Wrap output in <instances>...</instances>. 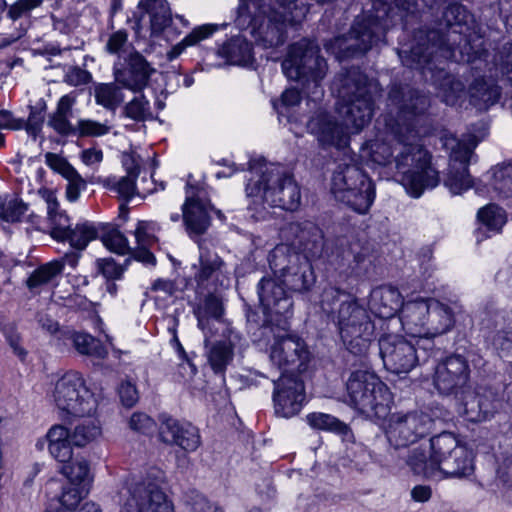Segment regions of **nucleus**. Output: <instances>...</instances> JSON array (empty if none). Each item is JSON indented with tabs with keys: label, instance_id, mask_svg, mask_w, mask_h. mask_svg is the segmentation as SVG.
Listing matches in <instances>:
<instances>
[{
	"label": "nucleus",
	"instance_id": "a19ab883",
	"mask_svg": "<svg viewBox=\"0 0 512 512\" xmlns=\"http://www.w3.org/2000/svg\"><path fill=\"white\" fill-rule=\"evenodd\" d=\"M217 30L216 25L206 24L192 30L180 43L173 46L167 52V58L172 61L177 58L186 47L198 44L200 41L208 38Z\"/></svg>",
	"mask_w": 512,
	"mask_h": 512
},
{
	"label": "nucleus",
	"instance_id": "dca6fc26",
	"mask_svg": "<svg viewBox=\"0 0 512 512\" xmlns=\"http://www.w3.org/2000/svg\"><path fill=\"white\" fill-rule=\"evenodd\" d=\"M54 398L59 409L75 417L89 416L96 409L93 394L78 374H66L56 384Z\"/></svg>",
	"mask_w": 512,
	"mask_h": 512
},
{
	"label": "nucleus",
	"instance_id": "e433bc0d",
	"mask_svg": "<svg viewBox=\"0 0 512 512\" xmlns=\"http://www.w3.org/2000/svg\"><path fill=\"white\" fill-rule=\"evenodd\" d=\"M129 69L134 77L133 83L121 81L118 77V82L122 83L124 87H127L133 91L141 90L148 82L150 74L153 69L145 58L138 52L132 53L129 57Z\"/></svg>",
	"mask_w": 512,
	"mask_h": 512
},
{
	"label": "nucleus",
	"instance_id": "6ab92c4d",
	"mask_svg": "<svg viewBox=\"0 0 512 512\" xmlns=\"http://www.w3.org/2000/svg\"><path fill=\"white\" fill-rule=\"evenodd\" d=\"M469 377L468 360L460 354H453L436 366L434 385L441 394L455 397L469 386Z\"/></svg>",
	"mask_w": 512,
	"mask_h": 512
},
{
	"label": "nucleus",
	"instance_id": "de8ad7c7",
	"mask_svg": "<svg viewBox=\"0 0 512 512\" xmlns=\"http://www.w3.org/2000/svg\"><path fill=\"white\" fill-rule=\"evenodd\" d=\"M200 249L199 272L196 274V280L204 282L221 268L223 262L214 251L205 248Z\"/></svg>",
	"mask_w": 512,
	"mask_h": 512
},
{
	"label": "nucleus",
	"instance_id": "0e129e2a",
	"mask_svg": "<svg viewBox=\"0 0 512 512\" xmlns=\"http://www.w3.org/2000/svg\"><path fill=\"white\" fill-rule=\"evenodd\" d=\"M46 162L53 170L60 173L64 178L75 175L74 172L76 170L66 161V159L57 154L47 153Z\"/></svg>",
	"mask_w": 512,
	"mask_h": 512
},
{
	"label": "nucleus",
	"instance_id": "0eeeda50",
	"mask_svg": "<svg viewBox=\"0 0 512 512\" xmlns=\"http://www.w3.org/2000/svg\"><path fill=\"white\" fill-rule=\"evenodd\" d=\"M331 192L337 201L358 214H366L375 197L372 180L359 167L348 164L339 165L334 171Z\"/></svg>",
	"mask_w": 512,
	"mask_h": 512
},
{
	"label": "nucleus",
	"instance_id": "20e7f679",
	"mask_svg": "<svg viewBox=\"0 0 512 512\" xmlns=\"http://www.w3.org/2000/svg\"><path fill=\"white\" fill-rule=\"evenodd\" d=\"M334 86L339 97L338 112L346 127L362 129L372 119L375 100L381 94L379 83L358 67H351L336 75Z\"/></svg>",
	"mask_w": 512,
	"mask_h": 512
},
{
	"label": "nucleus",
	"instance_id": "774afa93",
	"mask_svg": "<svg viewBox=\"0 0 512 512\" xmlns=\"http://www.w3.org/2000/svg\"><path fill=\"white\" fill-rule=\"evenodd\" d=\"M154 425L153 419L144 413H134L129 420V427L141 433L150 431Z\"/></svg>",
	"mask_w": 512,
	"mask_h": 512
},
{
	"label": "nucleus",
	"instance_id": "bf43d9fd",
	"mask_svg": "<svg viewBox=\"0 0 512 512\" xmlns=\"http://www.w3.org/2000/svg\"><path fill=\"white\" fill-rule=\"evenodd\" d=\"M64 474L74 484L84 482L89 475V466L86 461H78L63 468Z\"/></svg>",
	"mask_w": 512,
	"mask_h": 512
},
{
	"label": "nucleus",
	"instance_id": "c9c22d12",
	"mask_svg": "<svg viewBox=\"0 0 512 512\" xmlns=\"http://www.w3.org/2000/svg\"><path fill=\"white\" fill-rule=\"evenodd\" d=\"M349 295L335 287L325 288L320 295V308L323 313L331 317L334 322L339 319V311L353 303Z\"/></svg>",
	"mask_w": 512,
	"mask_h": 512
},
{
	"label": "nucleus",
	"instance_id": "f257e3e1",
	"mask_svg": "<svg viewBox=\"0 0 512 512\" xmlns=\"http://www.w3.org/2000/svg\"><path fill=\"white\" fill-rule=\"evenodd\" d=\"M384 120L387 137L369 144V157L378 165L393 167L402 175L400 182L406 191L420 197L426 188H434L440 182L439 172L431 165V154L411 124Z\"/></svg>",
	"mask_w": 512,
	"mask_h": 512
},
{
	"label": "nucleus",
	"instance_id": "e2e57ef3",
	"mask_svg": "<svg viewBox=\"0 0 512 512\" xmlns=\"http://www.w3.org/2000/svg\"><path fill=\"white\" fill-rule=\"evenodd\" d=\"M82 497V491L78 487L70 486L64 489L59 502L62 508H65L67 511H72L76 509Z\"/></svg>",
	"mask_w": 512,
	"mask_h": 512
},
{
	"label": "nucleus",
	"instance_id": "1a4fd4ad",
	"mask_svg": "<svg viewBox=\"0 0 512 512\" xmlns=\"http://www.w3.org/2000/svg\"><path fill=\"white\" fill-rule=\"evenodd\" d=\"M269 265L282 284L291 291L306 292L315 282L309 260L288 244L277 245L271 251Z\"/></svg>",
	"mask_w": 512,
	"mask_h": 512
},
{
	"label": "nucleus",
	"instance_id": "79ce46f5",
	"mask_svg": "<svg viewBox=\"0 0 512 512\" xmlns=\"http://www.w3.org/2000/svg\"><path fill=\"white\" fill-rule=\"evenodd\" d=\"M95 99L97 104L109 110H115L124 101L121 87L114 83L96 86Z\"/></svg>",
	"mask_w": 512,
	"mask_h": 512
},
{
	"label": "nucleus",
	"instance_id": "338daca9",
	"mask_svg": "<svg viewBox=\"0 0 512 512\" xmlns=\"http://www.w3.org/2000/svg\"><path fill=\"white\" fill-rule=\"evenodd\" d=\"M97 264L99 271L107 279H117L123 273V267L118 265L113 258L100 259Z\"/></svg>",
	"mask_w": 512,
	"mask_h": 512
},
{
	"label": "nucleus",
	"instance_id": "a211bd4d",
	"mask_svg": "<svg viewBox=\"0 0 512 512\" xmlns=\"http://www.w3.org/2000/svg\"><path fill=\"white\" fill-rule=\"evenodd\" d=\"M288 14L279 10L261 12L251 19V35L256 45L263 49L277 48L286 41V22Z\"/></svg>",
	"mask_w": 512,
	"mask_h": 512
},
{
	"label": "nucleus",
	"instance_id": "9b49d317",
	"mask_svg": "<svg viewBox=\"0 0 512 512\" xmlns=\"http://www.w3.org/2000/svg\"><path fill=\"white\" fill-rule=\"evenodd\" d=\"M455 33L457 31L453 30L444 35L438 30L420 29L414 35L415 44L409 50H399L398 55L409 68L431 70L429 65L434 58L452 56L454 46L450 40Z\"/></svg>",
	"mask_w": 512,
	"mask_h": 512
},
{
	"label": "nucleus",
	"instance_id": "69168bd1",
	"mask_svg": "<svg viewBox=\"0 0 512 512\" xmlns=\"http://www.w3.org/2000/svg\"><path fill=\"white\" fill-rule=\"evenodd\" d=\"M146 104L143 96L134 98L125 106V115L136 121L144 120Z\"/></svg>",
	"mask_w": 512,
	"mask_h": 512
},
{
	"label": "nucleus",
	"instance_id": "2eb2a0df",
	"mask_svg": "<svg viewBox=\"0 0 512 512\" xmlns=\"http://www.w3.org/2000/svg\"><path fill=\"white\" fill-rule=\"evenodd\" d=\"M433 426V419L426 413L410 411L396 412L390 415L385 434L395 449L407 447L426 437Z\"/></svg>",
	"mask_w": 512,
	"mask_h": 512
},
{
	"label": "nucleus",
	"instance_id": "ea45409f",
	"mask_svg": "<svg viewBox=\"0 0 512 512\" xmlns=\"http://www.w3.org/2000/svg\"><path fill=\"white\" fill-rule=\"evenodd\" d=\"M233 358V346L227 341L213 343L207 351L208 363L215 373L223 372Z\"/></svg>",
	"mask_w": 512,
	"mask_h": 512
},
{
	"label": "nucleus",
	"instance_id": "f8f14e48",
	"mask_svg": "<svg viewBox=\"0 0 512 512\" xmlns=\"http://www.w3.org/2000/svg\"><path fill=\"white\" fill-rule=\"evenodd\" d=\"M164 472L151 468L144 479L130 490L126 500L127 512H174L172 502L164 492Z\"/></svg>",
	"mask_w": 512,
	"mask_h": 512
},
{
	"label": "nucleus",
	"instance_id": "aec40b11",
	"mask_svg": "<svg viewBox=\"0 0 512 512\" xmlns=\"http://www.w3.org/2000/svg\"><path fill=\"white\" fill-rule=\"evenodd\" d=\"M304 398V383L296 374H282L274 381L273 401L276 414L286 418L296 415Z\"/></svg>",
	"mask_w": 512,
	"mask_h": 512
},
{
	"label": "nucleus",
	"instance_id": "4be33fe9",
	"mask_svg": "<svg viewBox=\"0 0 512 512\" xmlns=\"http://www.w3.org/2000/svg\"><path fill=\"white\" fill-rule=\"evenodd\" d=\"M459 410L471 422H481L496 412L495 399L490 392L467 386L455 396Z\"/></svg>",
	"mask_w": 512,
	"mask_h": 512
},
{
	"label": "nucleus",
	"instance_id": "4d7b16f0",
	"mask_svg": "<svg viewBox=\"0 0 512 512\" xmlns=\"http://www.w3.org/2000/svg\"><path fill=\"white\" fill-rule=\"evenodd\" d=\"M102 242L110 251L115 253L126 254L130 252L126 237L116 229L105 233L102 237Z\"/></svg>",
	"mask_w": 512,
	"mask_h": 512
},
{
	"label": "nucleus",
	"instance_id": "f3484780",
	"mask_svg": "<svg viewBox=\"0 0 512 512\" xmlns=\"http://www.w3.org/2000/svg\"><path fill=\"white\" fill-rule=\"evenodd\" d=\"M379 348L385 368L392 373H408L420 362L416 346L401 336L381 337Z\"/></svg>",
	"mask_w": 512,
	"mask_h": 512
},
{
	"label": "nucleus",
	"instance_id": "c03bdc74",
	"mask_svg": "<svg viewBox=\"0 0 512 512\" xmlns=\"http://www.w3.org/2000/svg\"><path fill=\"white\" fill-rule=\"evenodd\" d=\"M139 174V166L137 164H133L132 166L127 168V176L122 177L117 182H112L110 179H106L104 181V186L110 189L115 190L120 197L128 200L134 194L136 190L135 180Z\"/></svg>",
	"mask_w": 512,
	"mask_h": 512
},
{
	"label": "nucleus",
	"instance_id": "a878e982",
	"mask_svg": "<svg viewBox=\"0 0 512 512\" xmlns=\"http://www.w3.org/2000/svg\"><path fill=\"white\" fill-rule=\"evenodd\" d=\"M308 127L323 145L340 148L347 144L348 137L343 126L328 114L319 113L309 121Z\"/></svg>",
	"mask_w": 512,
	"mask_h": 512
},
{
	"label": "nucleus",
	"instance_id": "72a5a7b5",
	"mask_svg": "<svg viewBox=\"0 0 512 512\" xmlns=\"http://www.w3.org/2000/svg\"><path fill=\"white\" fill-rule=\"evenodd\" d=\"M138 8L150 15L153 35L161 34L172 21V13L166 0H140Z\"/></svg>",
	"mask_w": 512,
	"mask_h": 512
},
{
	"label": "nucleus",
	"instance_id": "8fccbe9b",
	"mask_svg": "<svg viewBox=\"0 0 512 512\" xmlns=\"http://www.w3.org/2000/svg\"><path fill=\"white\" fill-rule=\"evenodd\" d=\"M478 219L491 230H500L506 222V214L502 208L489 204L478 212Z\"/></svg>",
	"mask_w": 512,
	"mask_h": 512
},
{
	"label": "nucleus",
	"instance_id": "052dcab7",
	"mask_svg": "<svg viewBox=\"0 0 512 512\" xmlns=\"http://www.w3.org/2000/svg\"><path fill=\"white\" fill-rule=\"evenodd\" d=\"M110 128L106 124L92 120H80L78 123V132L82 137H97L105 135Z\"/></svg>",
	"mask_w": 512,
	"mask_h": 512
},
{
	"label": "nucleus",
	"instance_id": "473e14b6",
	"mask_svg": "<svg viewBox=\"0 0 512 512\" xmlns=\"http://www.w3.org/2000/svg\"><path fill=\"white\" fill-rule=\"evenodd\" d=\"M77 259L78 255L75 253L65 254L60 260H55L41 265L27 279L26 284L28 288L33 290L49 283L54 277L62 272L66 263L74 267L77 263Z\"/></svg>",
	"mask_w": 512,
	"mask_h": 512
},
{
	"label": "nucleus",
	"instance_id": "c85d7f7f",
	"mask_svg": "<svg viewBox=\"0 0 512 512\" xmlns=\"http://www.w3.org/2000/svg\"><path fill=\"white\" fill-rule=\"evenodd\" d=\"M402 304L399 291L391 286H380L370 293L369 307L379 318L393 317Z\"/></svg>",
	"mask_w": 512,
	"mask_h": 512
},
{
	"label": "nucleus",
	"instance_id": "58836bf2",
	"mask_svg": "<svg viewBox=\"0 0 512 512\" xmlns=\"http://www.w3.org/2000/svg\"><path fill=\"white\" fill-rule=\"evenodd\" d=\"M223 303L221 298L214 294H208L203 302L197 306L194 313L198 320V326L204 330L209 318L220 319L223 315Z\"/></svg>",
	"mask_w": 512,
	"mask_h": 512
},
{
	"label": "nucleus",
	"instance_id": "9d476101",
	"mask_svg": "<svg viewBox=\"0 0 512 512\" xmlns=\"http://www.w3.org/2000/svg\"><path fill=\"white\" fill-rule=\"evenodd\" d=\"M335 323L347 350L354 355H365L375 331L369 312L354 300L339 311V319Z\"/></svg>",
	"mask_w": 512,
	"mask_h": 512
},
{
	"label": "nucleus",
	"instance_id": "f704fd0d",
	"mask_svg": "<svg viewBox=\"0 0 512 512\" xmlns=\"http://www.w3.org/2000/svg\"><path fill=\"white\" fill-rule=\"evenodd\" d=\"M218 54L231 65L246 66L253 61L252 46L241 36L231 38L224 43L218 50Z\"/></svg>",
	"mask_w": 512,
	"mask_h": 512
},
{
	"label": "nucleus",
	"instance_id": "37998d69",
	"mask_svg": "<svg viewBox=\"0 0 512 512\" xmlns=\"http://www.w3.org/2000/svg\"><path fill=\"white\" fill-rule=\"evenodd\" d=\"M57 202H48V215L51 224L50 235L58 241H65L70 235V224L67 215L56 212Z\"/></svg>",
	"mask_w": 512,
	"mask_h": 512
},
{
	"label": "nucleus",
	"instance_id": "4468645a",
	"mask_svg": "<svg viewBox=\"0 0 512 512\" xmlns=\"http://www.w3.org/2000/svg\"><path fill=\"white\" fill-rule=\"evenodd\" d=\"M431 107L428 93L406 83H392L387 94L389 113L385 119L407 121L425 115Z\"/></svg>",
	"mask_w": 512,
	"mask_h": 512
},
{
	"label": "nucleus",
	"instance_id": "423d86ee",
	"mask_svg": "<svg viewBox=\"0 0 512 512\" xmlns=\"http://www.w3.org/2000/svg\"><path fill=\"white\" fill-rule=\"evenodd\" d=\"M282 67L288 78L303 80L307 89L312 84L311 93L315 96L321 94L319 84L328 72V63L321 55L320 47L316 42L302 39L292 44Z\"/></svg>",
	"mask_w": 512,
	"mask_h": 512
},
{
	"label": "nucleus",
	"instance_id": "7ed1b4c3",
	"mask_svg": "<svg viewBox=\"0 0 512 512\" xmlns=\"http://www.w3.org/2000/svg\"><path fill=\"white\" fill-rule=\"evenodd\" d=\"M407 464L414 474L426 478L438 473L445 477L462 478L474 471L471 453L449 432L432 437L428 450L414 449L407 458Z\"/></svg>",
	"mask_w": 512,
	"mask_h": 512
},
{
	"label": "nucleus",
	"instance_id": "f03ea898",
	"mask_svg": "<svg viewBox=\"0 0 512 512\" xmlns=\"http://www.w3.org/2000/svg\"><path fill=\"white\" fill-rule=\"evenodd\" d=\"M371 10L355 17L349 31L324 42L326 51L342 61L365 55L373 47L386 41V33L393 26L390 13L392 5L410 12L416 7L417 0H405L402 4L396 0H372Z\"/></svg>",
	"mask_w": 512,
	"mask_h": 512
},
{
	"label": "nucleus",
	"instance_id": "49530a36",
	"mask_svg": "<svg viewBox=\"0 0 512 512\" xmlns=\"http://www.w3.org/2000/svg\"><path fill=\"white\" fill-rule=\"evenodd\" d=\"M444 184L455 195H459L463 191L471 188L473 182L468 173V166L459 168L449 167Z\"/></svg>",
	"mask_w": 512,
	"mask_h": 512
},
{
	"label": "nucleus",
	"instance_id": "603ef678",
	"mask_svg": "<svg viewBox=\"0 0 512 512\" xmlns=\"http://www.w3.org/2000/svg\"><path fill=\"white\" fill-rule=\"evenodd\" d=\"M97 237V230L94 226L88 224L77 225L70 231L69 240L72 247L82 250L88 243Z\"/></svg>",
	"mask_w": 512,
	"mask_h": 512
},
{
	"label": "nucleus",
	"instance_id": "7c9ffc66",
	"mask_svg": "<svg viewBox=\"0 0 512 512\" xmlns=\"http://www.w3.org/2000/svg\"><path fill=\"white\" fill-rule=\"evenodd\" d=\"M427 301L407 303L401 311V321L408 334L421 337L427 335Z\"/></svg>",
	"mask_w": 512,
	"mask_h": 512
},
{
	"label": "nucleus",
	"instance_id": "09e8293b",
	"mask_svg": "<svg viewBox=\"0 0 512 512\" xmlns=\"http://www.w3.org/2000/svg\"><path fill=\"white\" fill-rule=\"evenodd\" d=\"M101 434V429L92 421L77 425L70 431V441L74 446L83 447L95 440Z\"/></svg>",
	"mask_w": 512,
	"mask_h": 512
},
{
	"label": "nucleus",
	"instance_id": "6e6d98bb",
	"mask_svg": "<svg viewBox=\"0 0 512 512\" xmlns=\"http://www.w3.org/2000/svg\"><path fill=\"white\" fill-rule=\"evenodd\" d=\"M30 115L27 122L24 121V127L27 132L34 137L38 134L44 122V112L46 110V103L40 100L36 105L29 106Z\"/></svg>",
	"mask_w": 512,
	"mask_h": 512
},
{
	"label": "nucleus",
	"instance_id": "4c0bfd02",
	"mask_svg": "<svg viewBox=\"0 0 512 512\" xmlns=\"http://www.w3.org/2000/svg\"><path fill=\"white\" fill-rule=\"evenodd\" d=\"M71 339L73 347L81 355L104 359L108 354L101 341L89 334L73 333Z\"/></svg>",
	"mask_w": 512,
	"mask_h": 512
},
{
	"label": "nucleus",
	"instance_id": "39448f33",
	"mask_svg": "<svg viewBox=\"0 0 512 512\" xmlns=\"http://www.w3.org/2000/svg\"><path fill=\"white\" fill-rule=\"evenodd\" d=\"M248 197L255 206L296 211L301 203V191L293 174L280 164L270 163L260 170L258 179H250L246 186ZM255 210H258L255 207Z\"/></svg>",
	"mask_w": 512,
	"mask_h": 512
},
{
	"label": "nucleus",
	"instance_id": "412c9836",
	"mask_svg": "<svg viewBox=\"0 0 512 512\" xmlns=\"http://www.w3.org/2000/svg\"><path fill=\"white\" fill-rule=\"evenodd\" d=\"M284 236L291 241V245L302 250L307 260L320 259L324 252L323 231L310 222H292L283 230Z\"/></svg>",
	"mask_w": 512,
	"mask_h": 512
},
{
	"label": "nucleus",
	"instance_id": "a18cd8bd",
	"mask_svg": "<svg viewBox=\"0 0 512 512\" xmlns=\"http://www.w3.org/2000/svg\"><path fill=\"white\" fill-rule=\"evenodd\" d=\"M492 186L504 197L512 196V160L493 168Z\"/></svg>",
	"mask_w": 512,
	"mask_h": 512
},
{
	"label": "nucleus",
	"instance_id": "393cba45",
	"mask_svg": "<svg viewBox=\"0 0 512 512\" xmlns=\"http://www.w3.org/2000/svg\"><path fill=\"white\" fill-rule=\"evenodd\" d=\"M440 141L449 154V167L452 168L469 166L474 149L479 143L474 134H465L459 139L453 134L444 133Z\"/></svg>",
	"mask_w": 512,
	"mask_h": 512
},
{
	"label": "nucleus",
	"instance_id": "6e6552de",
	"mask_svg": "<svg viewBox=\"0 0 512 512\" xmlns=\"http://www.w3.org/2000/svg\"><path fill=\"white\" fill-rule=\"evenodd\" d=\"M346 389L352 406L362 413L385 417L390 403L386 385L373 373L357 370L350 374Z\"/></svg>",
	"mask_w": 512,
	"mask_h": 512
},
{
	"label": "nucleus",
	"instance_id": "bb28decb",
	"mask_svg": "<svg viewBox=\"0 0 512 512\" xmlns=\"http://www.w3.org/2000/svg\"><path fill=\"white\" fill-rule=\"evenodd\" d=\"M258 294L261 304L276 314H286L292 307L286 290L274 279L263 278L258 285Z\"/></svg>",
	"mask_w": 512,
	"mask_h": 512
},
{
	"label": "nucleus",
	"instance_id": "2f4dec72",
	"mask_svg": "<svg viewBox=\"0 0 512 512\" xmlns=\"http://www.w3.org/2000/svg\"><path fill=\"white\" fill-rule=\"evenodd\" d=\"M427 335H441L450 330L455 323L452 309L438 300H427Z\"/></svg>",
	"mask_w": 512,
	"mask_h": 512
},
{
	"label": "nucleus",
	"instance_id": "13d9d810",
	"mask_svg": "<svg viewBox=\"0 0 512 512\" xmlns=\"http://www.w3.org/2000/svg\"><path fill=\"white\" fill-rule=\"evenodd\" d=\"M429 335H422L417 341V354L420 361L427 362L430 359L438 360L441 356V349L436 347Z\"/></svg>",
	"mask_w": 512,
	"mask_h": 512
},
{
	"label": "nucleus",
	"instance_id": "5701e85b",
	"mask_svg": "<svg viewBox=\"0 0 512 512\" xmlns=\"http://www.w3.org/2000/svg\"><path fill=\"white\" fill-rule=\"evenodd\" d=\"M159 437L162 442L170 445H178L185 451H194L200 445L198 429L192 425H182L172 417L163 418Z\"/></svg>",
	"mask_w": 512,
	"mask_h": 512
},
{
	"label": "nucleus",
	"instance_id": "ddd939ff",
	"mask_svg": "<svg viewBox=\"0 0 512 512\" xmlns=\"http://www.w3.org/2000/svg\"><path fill=\"white\" fill-rule=\"evenodd\" d=\"M270 329L274 336L270 352L271 361L284 371L283 374L305 371L310 353L304 341L295 335L288 334L286 321L283 322V326L272 322Z\"/></svg>",
	"mask_w": 512,
	"mask_h": 512
},
{
	"label": "nucleus",
	"instance_id": "864d4df0",
	"mask_svg": "<svg viewBox=\"0 0 512 512\" xmlns=\"http://www.w3.org/2000/svg\"><path fill=\"white\" fill-rule=\"evenodd\" d=\"M308 421L311 426L317 429H327L339 433H346L347 431V426L344 423L328 414H311L308 416Z\"/></svg>",
	"mask_w": 512,
	"mask_h": 512
},
{
	"label": "nucleus",
	"instance_id": "5fc2aeb1",
	"mask_svg": "<svg viewBox=\"0 0 512 512\" xmlns=\"http://www.w3.org/2000/svg\"><path fill=\"white\" fill-rule=\"evenodd\" d=\"M26 210L27 205L21 200L11 199L0 205V218L10 223L18 222Z\"/></svg>",
	"mask_w": 512,
	"mask_h": 512
},
{
	"label": "nucleus",
	"instance_id": "3c124183",
	"mask_svg": "<svg viewBox=\"0 0 512 512\" xmlns=\"http://www.w3.org/2000/svg\"><path fill=\"white\" fill-rule=\"evenodd\" d=\"M443 101L448 105H455L464 94L465 85L452 75H445L440 83Z\"/></svg>",
	"mask_w": 512,
	"mask_h": 512
},
{
	"label": "nucleus",
	"instance_id": "c756f323",
	"mask_svg": "<svg viewBox=\"0 0 512 512\" xmlns=\"http://www.w3.org/2000/svg\"><path fill=\"white\" fill-rule=\"evenodd\" d=\"M43 0H18L8 9V17L11 23L8 27L7 38L3 40V46L10 45L23 37L29 27V20L20 21L23 14L39 7Z\"/></svg>",
	"mask_w": 512,
	"mask_h": 512
},
{
	"label": "nucleus",
	"instance_id": "b1692460",
	"mask_svg": "<svg viewBox=\"0 0 512 512\" xmlns=\"http://www.w3.org/2000/svg\"><path fill=\"white\" fill-rule=\"evenodd\" d=\"M204 190L188 183L187 198L183 206L184 222L191 232L203 234L210 225V217L204 203Z\"/></svg>",
	"mask_w": 512,
	"mask_h": 512
},
{
	"label": "nucleus",
	"instance_id": "680f3d73",
	"mask_svg": "<svg viewBox=\"0 0 512 512\" xmlns=\"http://www.w3.org/2000/svg\"><path fill=\"white\" fill-rule=\"evenodd\" d=\"M466 17V9L460 4L449 5L443 13V18L450 27L466 22Z\"/></svg>",
	"mask_w": 512,
	"mask_h": 512
},
{
	"label": "nucleus",
	"instance_id": "cd10ccee",
	"mask_svg": "<svg viewBox=\"0 0 512 512\" xmlns=\"http://www.w3.org/2000/svg\"><path fill=\"white\" fill-rule=\"evenodd\" d=\"M469 103L478 111H486L501 97V88L493 80L475 78L468 87Z\"/></svg>",
	"mask_w": 512,
	"mask_h": 512
}]
</instances>
